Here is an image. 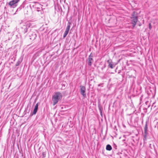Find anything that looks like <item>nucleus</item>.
<instances>
[{
	"mask_svg": "<svg viewBox=\"0 0 158 158\" xmlns=\"http://www.w3.org/2000/svg\"><path fill=\"white\" fill-rule=\"evenodd\" d=\"M62 98V95L61 93L59 92L56 93L52 97L53 105L54 106L57 104L58 101L61 99Z\"/></svg>",
	"mask_w": 158,
	"mask_h": 158,
	"instance_id": "f257e3e1",
	"label": "nucleus"
},
{
	"mask_svg": "<svg viewBox=\"0 0 158 158\" xmlns=\"http://www.w3.org/2000/svg\"><path fill=\"white\" fill-rule=\"evenodd\" d=\"M80 87L81 94L84 97H86V94L85 93L86 89L85 87L84 86L81 85Z\"/></svg>",
	"mask_w": 158,
	"mask_h": 158,
	"instance_id": "f03ea898",
	"label": "nucleus"
},
{
	"mask_svg": "<svg viewBox=\"0 0 158 158\" xmlns=\"http://www.w3.org/2000/svg\"><path fill=\"white\" fill-rule=\"evenodd\" d=\"M35 26V24L33 21H29L26 22L24 25V26H27V27H33Z\"/></svg>",
	"mask_w": 158,
	"mask_h": 158,
	"instance_id": "7ed1b4c3",
	"label": "nucleus"
},
{
	"mask_svg": "<svg viewBox=\"0 0 158 158\" xmlns=\"http://www.w3.org/2000/svg\"><path fill=\"white\" fill-rule=\"evenodd\" d=\"M70 24L71 23L69 22L68 23V25L67 26V27L66 28L65 31V32L64 33V35H63V38H64L69 33V30L70 29Z\"/></svg>",
	"mask_w": 158,
	"mask_h": 158,
	"instance_id": "20e7f679",
	"label": "nucleus"
},
{
	"mask_svg": "<svg viewBox=\"0 0 158 158\" xmlns=\"http://www.w3.org/2000/svg\"><path fill=\"white\" fill-rule=\"evenodd\" d=\"M29 38L31 40H34L36 37V35L35 33L33 32H30L28 33Z\"/></svg>",
	"mask_w": 158,
	"mask_h": 158,
	"instance_id": "39448f33",
	"label": "nucleus"
},
{
	"mask_svg": "<svg viewBox=\"0 0 158 158\" xmlns=\"http://www.w3.org/2000/svg\"><path fill=\"white\" fill-rule=\"evenodd\" d=\"M34 4L33 5V7L37 11H39V9L40 7V4L39 2H33Z\"/></svg>",
	"mask_w": 158,
	"mask_h": 158,
	"instance_id": "423d86ee",
	"label": "nucleus"
},
{
	"mask_svg": "<svg viewBox=\"0 0 158 158\" xmlns=\"http://www.w3.org/2000/svg\"><path fill=\"white\" fill-rule=\"evenodd\" d=\"M132 19V23L133 26L134 27L136 25L138 21L137 17H131Z\"/></svg>",
	"mask_w": 158,
	"mask_h": 158,
	"instance_id": "0eeeda50",
	"label": "nucleus"
},
{
	"mask_svg": "<svg viewBox=\"0 0 158 158\" xmlns=\"http://www.w3.org/2000/svg\"><path fill=\"white\" fill-rule=\"evenodd\" d=\"M19 1V0H12L9 2V5L10 6H12L17 3Z\"/></svg>",
	"mask_w": 158,
	"mask_h": 158,
	"instance_id": "6e6552de",
	"label": "nucleus"
},
{
	"mask_svg": "<svg viewBox=\"0 0 158 158\" xmlns=\"http://www.w3.org/2000/svg\"><path fill=\"white\" fill-rule=\"evenodd\" d=\"M92 56L90 55L88 59V64L89 66H91L92 64V61H93V58H92Z\"/></svg>",
	"mask_w": 158,
	"mask_h": 158,
	"instance_id": "1a4fd4ad",
	"label": "nucleus"
},
{
	"mask_svg": "<svg viewBox=\"0 0 158 158\" xmlns=\"http://www.w3.org/2000/svg\"><path fill=\"white\" fill-rule=\"evenodd\" d=\"M38 107V104L37 103L35 106V108L34 109L33 112V114H35L36 113Z\"/></svg>",
	"mask_w": 158,
	"mask_h": 158,
	"instance_id": "9d476101",
	"label": "nucleus"
},
{
	"mask_svg": "<svg viewBox=\"0 0 158 158\" xmlns=\"http://www.w3.org/2000/svg\"><path fill=\"white\" fill-rule=\"evenodd\" d=\"M107 62L109 64V66L111 68L113 69V64L111 63V61L110 60H108Z\"/></svg>",
	"mask_w": 158,
	"mask_h": 158,
	"instance_id": "9b49d317",
	"label": "nucleus"
},
{
	"mask_svg": "<svg viewBox=\"0 0 158 158\" xmlns=\"http://www.w3.org/2000/svg\"><path fill=\"white\" fill-rule=\"evenodd\" d=\"M24 29V30L23 32L24 33L27 32L28 31V29L29 28L27 27V26H24V25L23 26V27H22Z\"/></svg>",
	"mask_w": 158,
	"mask_h": 158,
	"instance_id": "f8f14e48",
	"label": "nucleus"
},
{
	"mask_svg": "<svg viewBox=\"0 0 158 158\" xmlns=\"http://www.w3.org/2000/svg\"><path fill=\"white\" fill-rule=\"evenodd\" d=\"M106 149L107 150L110 151L111 150L112 148L110 145L108 144L106 146Z\"/></svg>",
	"mask_w": 158,
	"mask_h": 158,
	"instance_id": "ddd939ff",
	"label": "nucleus"
},
{
	"mask_svg": "<svg viewBox=\"0 0 158 158\" xmlns=\"http://www.w3.org/2000/svg\"><path fill=\"white\" fill-rule=\"evenodd\" d=\"M148 131V127L147 125L146 124L145 125V127H144V133H147Z\"/></svg>",
	"mask_w": 158,
	"mask_h": 158,
	"instance_id": "4468645a",
	"label": "nucleus"
},
{
	"mask_svg": "<svg viewBox=\"0 0 158 158\" xmlns=\"http://www.w3.org/2000/svg\"><path fill=\"white\" fill-rule=\"evenodd\" d=\"M132 17H137L136 13L134 11L132 15Z\"/></svg>",
	"mask_w": 158,
	"mask_h": 158,
	"instance_id": "2eb2a0df",
	"label": "nucleus"
},
{
	"mask_svg": "<svg viewBox=\"0 0 158 158\" xmlns=\"http://www.w3.org/2000/svg\"><path fill=\"white\" fill-rule=\"evenodd\" d=\"M21 63V61H19V60H18L17 62L16 63V66H18V65H19Z\"/></svg>",
	"mask_w": 158,
	"mask_h": 158,
	"instance_id": "dca6fc26",
	"label": "nucleus"
},
{
	"mask_svg": "<svg viewBox=\"0 0 158 158\" xmlns=\"http://www.w3.org/2000/svg\"><path fill=\"white\" fill-rule=\"evenodd\" d=\"M34 148L35 149L36 148L38 149V150L40 149V148H39L37 146V145L36 144H35L34 146Z\"/></svg>",
	"mask_w": 158,
	"mask_h": 158,
	"instance_id": "f3484780",
	"label": "nucleus"
},
{
	"mask_svg": "<svg viewBox=\"0 0 158 158\" xmlns=\"http://www.w3.org/2000/svg\"><path fill=\"white\" fill-rule=\"evenodd\" d=\"M144 139H146V137H147V135L148 134V133H147L146 134V133H144Z\"/></svg>",
	"mask_w": 158,
	"mask_h": 158,
	"instance_id": "a211bd4d",
	"label": "nucleus"
},
{
	"mask_svg": "<svg viewBox=\"0 0 158 158\" xmlns=\"http://www.w3.org/2000/svg\"><path fill=\"white\" fill-rule=\"evenodd\" d=\"M152 27L151 26V24L150 23L149 24V28L150 30H151L152 29Z\"/></svg>",
	"mask_w": 158,
	"mask_h": 158,
	"instance_id": "6ab92c4d",
	"label": "nucleus"
},
{
	"mask_svg": "<svg viewBox=\"0 0 158 158\" xmlns=\"http://www.w3.org/2000/svg\"><path fill=\"white\" fill-rule=\"evenodd\" d=\"M101 85H102V84H98V86H100Z\"/></svg>",
	"mask_w": 158,
	"mask_h": 158,
	"instance_id": "aec40b11",
	"label": "nucleus"
},
{
	"mask_svg": "<svg viewBox=\"0 0 158 158\" xmlns=\"http://www.w3.org/2000/svg\"><path fill=\"white\" fill-rule=\"evenodd\" d=\"M45 155V154L44 153H43V155L44 156V155Z\"/></svg>",
	"mask_w": 158,
	"mask_h": 158,
	"instance_id": "412c9836",
	"label": "nucleus"
}]
</instances>
